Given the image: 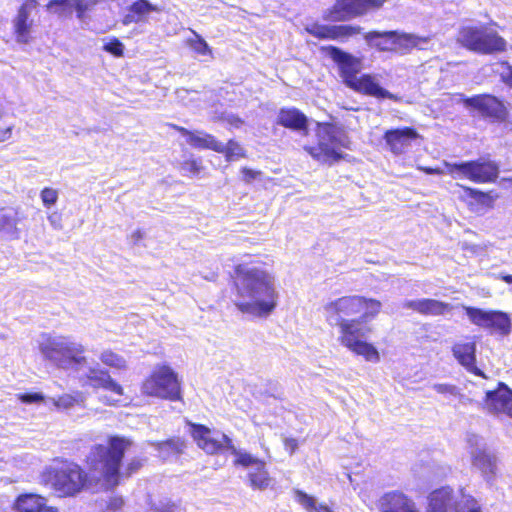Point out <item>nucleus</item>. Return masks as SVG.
<instances>
[{
	"mask_svg": "<svg viewBox=\"0 0 512 512\" xmlns=\"http://www.w3.org/2000/svg\"><path fill=\"white\" fill-rule=\"evenodd\" d=\"M133 446L129 437L108 435L105 444L91 445L84 462L88 469L65 458H56L54 465L46 467L41 475V483L54 492L57 497L71 498L91 488L93 479L90 473H100L102 483L108 488H115L122 480L131 478L144 466V457H132L123 463L126 452Z\"/></svg>",
	"mask_w": 512,
	"mask_h": 512,
	"instance_id": "nucleus-1",
	"label": "nucleus"
},
{
	"mask_svg": "<svg viewBox=\"0 0 512 512\" xmlns=\"http://www.w3.org/2000/svg\"><path fill=\"white\" fill-rule=\"evenodd\" d=\"M231 290L239 299L237 309L256 317H267L277 307L278 292L273 276L265 269L236 264L230 274Z\"/></svg>",
	"mask_w": 512,
	"mask_h": 512,
	"instance_id": "nucleus-2",
	"label": "nucleus"
},
{
	"mask_svg": "<svg viewBox=\"0 0 512 512\" xmlns=\"http://www.w3.org/2000/svg\"><path fill=\"white\" fill-rule=\"evenodd\" d=\"M380 309V301L354 296V354L362 356L371 363L380 361V353L372 343L363 340V338L371 331L367 324L378 315Z\"/></svg>",
	"mask_w": 512,
	"mask_h": 512,
	"instance_id": "nucleus-3",
	"label": "nucleus"
},
{
	"mask_svg": "<svg viewBox=\"0 0 512 512\" xmlns=\"http://www.w3.org/2000/svg\"><path fill=\"white\" fill-rule=\"evenodd\" d=\"M141 393L148 397L171 402L183 401L181 381L177 373L166 364L157 365L142 381Z\"/></svg>",
	"mask_w": 512,
	"mask_h": 512,
	"instance_id": "nucleus-4",
	"label": "nucleus"
},
{
	"mask_svg": "<svg viewBox=\"0 0 512 512\" xmlns=\"http://www.w3.org/2000/svg\"><path fill=\"white\" fill-rule=\"evenodd\" d=\"M317 144L305 145L304 150L315 160L332 164L341 160L343 149L347 148L336 135V128L331 123H317L316 129Z\"/></svg>",
	"mask_w": 512,
	"mask_h": 512,
	"instance_id": "nucleus-5",
	"label": "nucleus"
},
{
	"mask_svg": "<svg viewBox=\"0 0 512 512\" xmlns=\"http://www.w3.org/2000/svg\"><path fill=\"white\" fill-rule=\"evenodd\" d=\"M444 165L452 178H467L475 183H492L500 172L498 163L482 157L469 161L445 162Z\"/></svg>",
	"mask_w": 512,
	"mask_h": 512,
	"instance_id": "nucleus-6",
	"label": "nucleus"
},
{
	"mask_svg": "<svg viewBox=\"0 0 512 512\" xmlns=\"http://www.w3.org/2000/svg\"><path fill=\"white\" fill-rule=\"evenodd\" d=\"M458 41L472 52L478 54H494L506 50V40L495 31L485 27H463L459 32Z\"/></svg>",
	"mask_w": 512,
	"mask_h": 512,
	"instance_id": "nucleus-7",
	"label": "nucleus"
},
{
	"mask_svg": "<svg viewBox=\"0 0 512 512\" xmlns=\"http://www.w3.org/2000/svg\"><path fill=\"white\" fill-rule=\"evenodd\" d=\"M40 351L45 359L51 361L58 368H66L68 364H81L85 362L82 355L85 351L82 345L74 346L63 337H47L40 344Z\"/></svg>",
	"mask_w": 512,
	"mask_h": 512,
	"instance_id": "nucleus-8",
	"label": "nucleus"
},
{
	"mask_svg": "<svg viewBox=\"0 0 512 512\" xmlns=\"http://www.w3.org/2000/svg\"><path fill=\"white\" fill-rule=\"evenodd\" d=\"M461 103L472 115H478L491 123H502L509 115L504 102L492 94L461 95Z\"/></svg>",
	"mask_w": 512,
	"mask_h": 512,
	"instance_id": "nucleus-9",
	"label": "nucleus"
},
{
	"mask_svg": "<svg viewBox=\"0 0 512 512\" xmlns=\"http://www.w3.org/2000/svg\"><path fill=\"white\" fill-rule=\"evenodd\" d=\"M463 309L474 325L497 331L504 336L511 333L512 321L508 313L500 310H485L473 306H463Z\"/></svg>",
	"mask_w": 512,
	"mask_h": 512,
	"instance_id": "nucleus-10",
	"label": "nucleus"
},
{
	"mask_svg": "<svg viewBox=\"0 0 512 512\" xmlns=\"http://www.w3.org/2000/svg\"><path fill=\"white\" fill-rule=\"evenodd\" d=\"M189 426L191 437L206 454H220L225 449L235 452L232 440L226 434H221L220 438H215L212 436L211 429L203 424L189 423Z\"/></svg>",
	"mask_w": 512,
	"mask_h": 512,
	"instance_id": "nucleus-11",
	"label": "nucleus"
},
{
	"mask_svg": "<svg viewBox=\"0 0 512 512\" xmlns=\"http://www.w3.org/2000/svg\"><path fill=\"white\" fill-rule=\"evenodd\" d=\"M38 6V0H23L17 9V14L12 20L13 34L17 43L28 44L33 36V19L30 18L32 10Z\"/></svg>",
	"mask_w": 512,
	"mask_h": 512,
	"instance_id": "nucleus-12",
	"label": "nucleus"
},
{
	"mask_svg": "<svg viewBox=\"0 0 512 512\" xmlns=\"http://www.w3.org/2000/svg\"><path fill=\"white\" fill-rule=\"evenodd\" d=\"M482 440L476 434H469L467 436V442L471 448L470 454L473 466L480 470L484 479L490 483L496 475V457L481 448Z\"/></svg>",
	"mask_w": 512,
	"mask_h": 512,
	"instance_id": "nucleus-13",
	"label": "nucleus"
},
{
	"mask_svg": "<svg viewBox=\"0 0 512 512\" xmlns=\"http://www.w3.org/2000/svg\"><path fill=\"white\" fill-rule=\"evenodd\" d=\"M485 403L489 412L512 417V389L506 383L500 381L494 390L486 391Z\"/></svg>",
	"mask_w": 512,
	"mask_h": 512,
	"instance_id": "nucleus-14",
	"label": "nucleus"
},
{
	"mask_svg": "<svg viewBox=\"0 0 512 512\" xmlns=\"http://www.w3.org/2000/svg\"><path fill=\"white\" fill-rule=\"evenodd\" d=\"M360 69V58L354 55V92H361L365 95L373 96L379 99H392V94L383 88L375 76L362 74L357 77Z\"/></svg>",
	"mask_w": 512,
	"mask_h": 512,
	"instance_id": "nucleus-15",
	"label": "nucleus"
},
{
	"mask_svg": "<svg viewBox=\"0 0 512 512\" xmlns=\"http://www.w3.org/2000/svg\"><path fill=\"white\" fill-rule=\"evenodd\" d=\"M416 129L412 127L392 128L384 132L383 139L390 151L395 155L403 154L411 147L412 142L419 138Z\"/></svg>",
	"mask_w": 512,
	"mask_h": 512,
	"instance_id": "nucleus-16",
	"label": "nucleus"
},
{
	"mask_svg": "<svg viewBox=\"0 0 512 512\" xmlns=\"http://www.w3.org/2000/svg\"><path fill=\"white\" fill-rule=\"evenodd\" d=\"M401 306L424 316H442L452 310L451 304L432 298L405 299Z\"/></svg>",
	"mask_w": 512,
	"mask_h": 512,
	"instance_id": "nucleus-17",
	"label": "nucleus"
},
{
	"mask_svg": "<svg viewBox=\"0 0 512 512\" xmlns=\"http://www.w3.org/2000/svg\"><path fill=\"white\" fill-rule=\"evenodd\" d=\"M167 126L186 137L187 143L196 149L212 150L214 152L220 149V141L210 133L191 131L174 123H167Z\"/></svg>",
	"mask_w": 512,
	"mask_h": 512,
	"instance_id": "nucleus-18",
	"label": "nucleus"
},
{
	"mask_svg": "<svg viewBox=\"0 0 512 512\" xmlns=\"http://www.w3.org/2000/svg\"><path fill=\"white\" fill-rule=\"evenodd\" d=\"M381 512H419L415 502L403 492L390 491L379 499Z\"/></svg>",
	"mask_w": 512,
	"mask_h": 512,
	"instance_id": "nucleus-19",
	"label": "nucleus"
},
{
	"mask_svg": "<svg viewBox=\"0 0 512 512\" xmlns=\"http://www.w3.org/2000/svg\"><path fill=\"white\" fill-rule=\"evenodd\" d=\"M276 124L292 131L308 133V118L296 107H283L279 110Z\"/></svg>",
	"mask_w": 512,
	"mask_h": 512,
	"instance_id": "nucleus-20",
	"label": "nucleus"
},
{
	"mask_svg": "<svg viewBox=\"0 0 512 512\" xmlns=\"http://www.w3.org/2000/svg\"><path fill=\"white\" fill-rule=\"evenodd\" d=\"M457 501L453 494V489L446 486L434 490L429 495V512H459Z\"/></svg>",
	"mask_w": 512,
	"mask_h": 512,
	"instance_id": "nucleus-21",
	"label": "nucleus"
},
{
	"mask_svg": "<svg viewBox=\"0 0 512 512\" xmlns=\"http://www.w3.org/2000/svg\"><path fill=\"white\" fill-rule=\"evenodd\" d=\"M86 381L94 389H104L122 397L124 388L114 380L107 370L91 368L86 374Z\"/></svg>",
	"mask_w": 512,
	"mask_h": 512,
	"instance_id": "nucleus-22",
	"label": "nucleus"
},
{
	"mask_svg": "<svg viewBox=\"0 0 512 512\" xmlns=\"http://www.w3.org/2000/svg\"><path fill=\"white\" fill-rule=\"evenodd\" d=\"M332 316L335 320V324L342 328L341 342L348 348H352V331L351 324L342 318V313L349 315L350 300L349 299H338L329 306Z\"/></svg>",
	"mask_w": 512,
	"mask_h": 512,
	"instance_id": "nucleus-23",
	"label": "nucleus"
},
{
	"mask_svg": "<svg viewBox=\"0 0 512 512\" xmlns=\"http://www.w3.org/2000/svg\"><path fill=\"white\" fill-rule=\"evenodd\" d=\"M304 30L311 36L320 40H335L347 37L352 33L351 26H328L318 22H313L305 26Z\"/></svg>",
	"mask_w": 512,
	"mask_h": 512,
	"instance_id": "nucleus-24",
	"label": "nucleus"
},
{
	"mask_svg": "<svg viewBox=\"0 0 512 512\" xmlns=\"http://www.w3.org/2000/svg\"><path fill=\"white\" fill-rule=\"evenodd\" d=\"M22 218L23 216L17 208H0V234L9 239H18L20 230L17 228V224Z\"/></svg>",
	"mask_w": 512,
	"mask_h": 512,
	"instance_id": "nucleus-25",
	"label": "nucleus"
},
{
	"mask_svg": "<svg viewBox=\"0 0 512 512\" xmlns=\"http://www.w3.org/2000/svg\"><path fill=\"white\" fill-rule=\"evenodd\" d=\"M71 7L75 9L77 18L83 19L89 9V3L84 0H49L46 4L48 10L59 16L70 14Z\"/></svg>",
	"mask_w": 512,
	"mask_h": 512,
	"instance_id": "nucleus-26",
	"label": "nucleus"
},
{
	"mask_svg": "<svg viewBox=\"0 0 512 512\" xmlns=\"http://www.w3.org/2000/svg\"><path fill=\"white\" fill-rule=\"evenodd\" d=\"M158 11V7L148 0H136L127 8V13L123 18V24L128 25L146 22L151 13Z\"/></svg>",
	"mask_w": 512,
	"mask_h": 512,
	"instance_id": "nucleus-27",
	"label": "nucleus"
},
{
	"mask_svg": "<svg viewBox=\"0 0 512 512\" xmlns=\"http://www.w3.org/2000/svg\"><path fill=\"white\" fill-rule=\"evenodd\" d=\"M322 49L339 65L344 83L352 88V56L335 46H327Z\"/></svg>",
	"mask_w": 512,
	"mask_h": 512,
	"instance_id": "nucleus-28",
	"label": "nucleus"
},
{
	"mask_svg": "<svg viewBox=\"0 0 512 512\" xmlns=\"http://www.w3.org/2000/svg\"><path fill=\"white\" fill-rule=\"evenodd\" d=\"M154 448L164 458L178 457L185 452L187 442L184 438L173 436L165 440L153 443Z\"/></svg>",
	"mask_w": 512,
	"mask_h": 512,
	"instance_id": "nucleus-29",
	"label": "nucleus"
},
{
	"mask_svg": "<svg viewBox=\"0 0 512 512\" xmlns=\"http://www.w3.org/2000/svg\"><path fill=\"white\" fill-rule=\"evenodd\" d=\"M453 356L467 370L476 368V344L474 342L456 343L452 347Z\"/></svg>",
	"mask_w": 512,
	"mask_h": 512,
	"instance_id": "nucleus-30",
	"label": "nucleus"
},
{
	"mask_svg": "<svg viewBox=\"0 0 512 512\" xmlns=\"http://www.w3.org/2000/svg\"><path fill=\"white\" fill-rule=\"evenodd\" d=\"M47 502L46 498L35 493H24L16 497L13 503L15 512H39Z\"/></svg>",
	"mask_w": 512,
	"mask_h": 512,
	"instance_id": "nucleus-31",
	"label": "nucleus"
},
{
	"mask_svg": "<svg viewBox=\"0 0 512 512\" xmlns=\"http://www.w3.org/2000/svg\"><path fill=\"white\" fill-rule=\"evenodd\" d=\"M428 41V37H421L415 34L399 33L394 31L393 49L408 51L412 48H422V45L427 44Z\"/></svg>",
	"mask_w": 512,
	"mask_h": 512,
	"instance_id": "nucleus-32",
	"label": "nucleus"
},
{
	"mask_svg": "<svg viewBox=\"0 0 512 512\" xmlns=\"http://www.w3.org/2000/svg\"><path fill=\"white\" fill-rule=\"evenodd\" d=\"M352 14V0H336L335 4L323 14V19L330 22L344 21Z\"/></svg>",
	"mask_w": 512,
	"mask_h": 512,
	"instance_id": "nucleus-33",
	"label": "nucleus"
},
{
	"mask_svg": "<svg viewBox=\"0 0 512 512\" xmlns=\"http://www.w3.org/2000/svg\"><path fill=\"white\" fill-rule=\"evenodd\" d=\"M249 485L254 490H265L269 487L271 477L266 469V463L263 460L262 465L258 464L253 471L247 474Z\"/></svg>",
	"mask_w": 512,
	"mask_h": 512,
	"instance_id": "nucleus-34",
	"label": "nucleus"
},
{
	"mask_svg": "<svg viewBox=\"0 0 512 512\" xmlns=\"http://www.w3.org/2000/svg\"><path fill=\"white\" fill-rule=\"evenodd\" d=\"M178 169L185 176L199 177L201 173L205 170V166L200 157H197L194 154L190 153L185 159H183L179 163Z\"/></svg>",
	"mask_w": 512,
	"mask_h": 512,
	"instance_id": "nucleus-35",
	"label": "nucleus"
},
{
	"mask_svg": "<svg viewBox=\"0 0 512 512\" xmlns=\"http://www.w3.org/2000/svg\"><path fill=\"white\" fill-rule=\"evenodd\" d=\"M362 28L360 26L354 25V45H358L364 49L376 48V44L380 42V39H383V32L380 31H370L367 33H361Z\"/></svg>",
	"mask_w": 512,
	"mask_h": 512,
	"instance_id": "nucleus-36",
	"label": "nucleus"
},
{
	"mask_svg": "<svg viewBox=\"0 0 512 512\" xmlns=\"http://www.w3.org/2000/svg\"><path fill=\"white\" fill-rule=\"evenodd\" d=\"M217 153L223 154L227 162L247 157L246 150L234 139H229L225 145L220 142Z\"/></svg>",
	"mask_w": 512,
	"mask_h": 512,
	"instance_id": "nucleus-37",
	"label": "nucleus"
},
{
	"mask_svg": "<svg viewBox=\"0 0 512 512\" xmlns=\"http://www.w3.org/2000/svg\"><path fill=\"white\" fill-rule=\"evenodd\" d=\"M100 360L104 365L110 368L117 370H124L127 368L126 360L112 350L103 351L100 355Z\"/></svg>",
	"mask_w": 512,
	"mask_h": 512,
	"instance_id": "nucleus-38",
	"label": "nucleus"
},
{
	"mask_svg": "<svg viewBox=\"0 0 512 512\" xmlns=\"http://www.w3.org/2000/svg\"><path fill=\"white\" fill-rule=\"evenodd\" d=\"M383 5V0H354V17L375 11Z\"/></svg>",
	"mask_w": 512,
	"mask_h": 512,
	"instance_id": "nucleus-39",
	"label": "nucleus"
},
{
	"mask_svg": "<svg viewBox=\"0 0 512 512\" xmlns=\"http://www.w3.org/2000/svg\"><path fill=\"white\" fill-rule=\"evenodd\" d=\"M232 453L235 454V458L233 460V464L235 466H241V467L246 468V467H249V466L256 467L258 464L262 465V461L263 460L254 457L250 453L238 452L236 449H235V452H232Z\"/></svg>",
	"mask_w": 512,
	"mask_h": 512,
	"instance_id": "nucleus-40",
	"label": "nucleus"
},
{
	"mask_svg": "<svg viewBox=\"0 0 512 512\" xmlns=\"http://www.w3.org/2000/svg\"><path fill=\"white\" fill-rule=\"evenodd\" d=\"M188 46L199 55H210L211 48L207 42L197 33L194 32V37L188 39Z\"/></svg>",
	"mask_w": 512,
	"mask_h": 512,
	"instance_id": "nucleus-41",
	"label": "nucleus"
},
{
	"mask_svg": "<svg viewBox=\"0 0 512 512\" xmlns=\"http://www.w3.org/2000/svg\"><path fill=\"white\" fill-rule=\"evenodd\" d=\"M462 499L458 503L459 512H482L478 501L471 495H465L461 489Z\"/></svg>",
	"mask_w": 512,
	"mask_h": 512,
	"instance_id": "nucleus-42",
	"label": "nucleus"
},
{
	"mask_svg": "<svg viewBox=\"0 0 512 512\" xmlns=\"http://www.w3.org/2000/svg\"><path fill=\"white\" fill-rule=\"evenodd\" d=\"M103 50L117 58L124 56V44L116 37L110 38L103 45Z\"/></svg>",
	"mask_w": 512,
	"mask_h": 512,
	"instance_id": "nucleus-43",
	"label": "nucleus"
},
{
	"mask_svg": "<svg viewBox=\"0 0 512 512\" xmlns=\"http://www.w3.org/2000/svg\"><path fill=\"white\" fill-rule=\"evenodd\" d=\"M40 197L43 205L49 208L57 202L58 191L50 187H45L41 190Z\"/></svg>",
	"mask_w": 512,
	"mask_h": 512,
	"instance_id": "nucleus-44",
	"label": "nucleus"
},
{
	"mask_svg": "<svg viewBox=\"0 0 512 512\" xmlns=\"http://www.w3.org/2000/svg\"><path fill=\"white\" fill-rule=\"evenodd\" d=\"M297 501L309 512L316 509V503L312 496L308 495L302 490H295Z\"/></svg>",
	"mask_w": 512,
	"mask_h": 512,
	"instance_id": "nucleus-45",
	"label": "nucleus"
},
{
	"mask_svg": "<svg viewBox=\"0 0 512 512\" xmlns=\"http://www.w3.org/2000/svg\"><path fill=\"white\" fill-rule=\"evenodd\" d=\"M465 196L475 200L477 203L485 204L489 200V195L479 189L463 187Z\"/></svg>",
	"mask_w": 512,
	"mask_h": 512,
	"instance_id": "nucleus-46",
	"label": "nucleus"
},
{
	"mask_svg": "<svg viewBox=\"0 0 512 512\" xmlns=\"http://www.w3.org/2000/svg\"><path fill=\"white\" fill-rule=\"evenodd\" d=\"M433 389L445 396H457L459 394V388L452 384L436 383L433 385Z\"/></svg>",
	"mask_w": 512,
	"mask_h": 512,
	"instance_id": "nucleus-47",
	"label": "nucleus"
},
{
	"mask_svg": "<svg viewBox=\"0 0 512 512\" xmlns=\"http://www.w3.org/2000/svg\"><path fill=\"white\" fill-rule=\"evenodd\" d=\"M393 36L394 31H385L383 32V39H380V42L376 44V48L381 51H387L393 49Z\"/></svg>",
	"mask_w": 512,
	"mask_h": 512,
	"instance_id": "nucleus-48",
	"label": "nucleus"
},
{
	"mask_svg": "<svg viewBox=\"0 0 512 512\" xmlns=\"http://www.w3.org/2000/svg\"><path fill=\"white\" fill-rule=\"evenodd\" d=\"M18 399L22 403H40L44 401V396L41 393L38 392H32V393H21L18 394Z\"/></svg>",
	"mask_w": 512,
	"mask_h": 512,
	"instance_id": "nucleus-49",
	"label": "nucleus"
},
{
	"mask_svg": "<svg viewBox=\"0 0 512 512\" xmlns=\"http://www.w3.org/2000/svg\"><path fill=\"white\" fill-rule=\"evenodd\" d=\"M242 174V180L246 184L252 183L255 179L259 178L262 175V172L259 170H253L249 167H242L240 170Z\"/></svg>",
	"mask_w": 512,
	"mask_h": 512,
	"instance_id": "nucleus-50",
	"label": "nucleus"
},
{
	"mask_svg": "<svg viewBox=\"0 0 512 512\" xmlns=\"http://www.w3.org/2000/svg\"><path fill=\"white\" fill-rule=\"evenodd\" d=\"M506 70L500 74L501 80L508 86L512 87V65L508 62H504Z\"/></svg>",
	"mask_w": 512,
	"mask_h": 512,
	"instance_id": "nucleus-51",
	"label": "nucleus"
},
{
	"mask_svg": "<svg viewBox=\"0 0 512 512\" xmlns=\"http://www.w3.org/2000/svg\"><path fill=\"white\" fill-rule=\"evenodd\" d=\"M284 449L289 453L293 454L298 449V441L295 438H285L283 441Z\"/></svg>",
	"mask_w": 512,
	"mask_h": 512,
	"instance_id": "nucleus-52",
	"label": "nucleus"
},
{
	"mask_svg": "<svg viewBox=\"0 0 512 512\" xmlns=\"http://www.w3.org/2000/svg\"><path fill=\"white\" fill-rule=\"evenodd\" d=\"M102 403H104L105 405H108V406H120L122 404V400L120 398H110V397H106L104 396L102 399H101Z\"/></svg>",
	"mask_w": 512,
	"mask_h": 512,
	"instance_id": "nucleus-53",
	"label": "nucleus"
},
{
	"mask_svg": "<svg viewBox=\"0 0 512 512\" xmlns=\"http://www.w3.org/2000/svg\"><path fill=\"white\" fill-rule=\"evenodd\" d=\"M12 127L0 129V142L6 141L11 137Z\"/></svg>",
	"mask_w": 512,
	"mask_h": 512,
	"instance_id": "nucleus-54",
	"label": "nucleus"
},
{
	"mask_svg": "<svg viewBox=\"0 0 512 512\" xmlns=\"http://www.w3.org/2000/svg\"><path fill=\"white\" fill-rule=\"evenodd\" d=\"M501 185L504 188L512 189V177H504L501 179Z\"/></svg>",
	"mask_w": 512,
	"mask_h": 512,
	"instance_id": "nucleus-55",
	"label": "nucleus"
},
{
	"mask_svg": "<svg viewBox=\"0 0 512 512\" xmlns=\"http://www.w3.org/2000/svg\"><path fill=\"white\" fill-rule=\"evenodd\" d=\"M499 279H501L502 281H504L507 284H512V274L500 273Z\"/></svg>",
	"mask_w": 512,
	"mask_h": 512,
	"instance_id": "nucleus-56",
	"label": "nucleus"
},
{
	"mask_svg": "<svg viewBox=\"0 0 512 512\" xmlns=\"http://www.w3.org/2000/svg\"><path fill=\"white\" fill-rule=\"evenodd\" d=\"M316 512H333L330 507L324 504H320L319 506H316V509H314Z\"/></svg>",
	"mask_w": 512,
	"mask_h": 512,
	"instance_id": "nucleus-57",
	"label": "nucleus"
},
{
	"mask_svg": "<svg viewBox=\"0 0 512 512\" xmlns=\"http://www.w3.org/2000/svg\"><path fill=\"white\" fill-rule=\"evenodd\" d=\"M39 512H59L57 508L48 506L47 502L43 505V508L40 509Z\"/></svg>",
	"mask_w": 512,
	"mask_h": 512,
	"instance_id": "nucleus-58",
	"label": "nucleus"
},
{
	"mask_svg": "<svg viewBox=\"0 0 512 512\" xmlns=\"http://www.w3.org/2000/svg\"><path fill=\"white\" fill-rule=\"evenodd\" d=\"M158 512H173L172 507L160 509Z\"/></svg>",
	"mask_w": 512,
	"mask_h": 512,
	"instance_id": "nucleus-59",
	"label": "nucleus"
},
{
	"mask_svg": "<svg viewBox=\"0 0 512 512\" xmlns=\"http://www.w3.org/2000/svg\"><path fill=\"white\" fill-rule=\"evenodd\" d=\"M233 123L241 124L242 120L240 118H235Z\"/></svg>",
	"mask_w": 512,
	"mask_h": 512,
	"instance_id": "nucleus-60",
	"label": "nucleus"
},
{
	"mask_svg": "<svg viewBox=\"0 0 512 512\" xmlns=\"http://www.w3.org/2000/svg\"><path fill=\"white\" fill-rule=\"evenodd\" d=\"M98 0H92L91 4H96Z\"/></svg>",
	"mask_w": 512,
	"mask_h": 512,
	"instance_id": "nucleus-61",
	"label": "nucleus"
}]
</instances>
